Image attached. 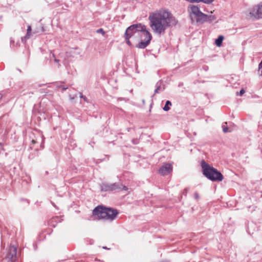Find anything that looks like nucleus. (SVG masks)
<instances>
[{
    "label": "nucleus",
    "mask_w": 262,
    "mask_h": 262,
    "mask_svg": "<svg viewBox=\"0 0 262 262\" xmlns=\"http://www.w3.org/2000/svg\"><path fill=\"white\" fill-rule=\"evenodd\" d=\"M186 1L191 3H199L200 2L205 3V1L204 0H186Z\"/></svg>",
    "instance_id": "dca6fc26"
},
{
    "label": "nucleus",
    "mask_w": 262,
    "mask_h": 262,
    "mask_svg": "<svg viewBox=\"0 0 262 262\" xmlns=\"http://www.w3.org/2000/svg\"><path fill=\"white\" fill-rule=\"evenodd\" d=\"M194 198L196 199V200H198L199 199V194L198 192H195L194 193Z\"/></svg>",
    "instance_id": "6ab92c4d"
},
{
    "label": "nucleus",
    "mask_w": 262,
    "mask_h": 262,
    "mask_svg": "<svg viewBox=\"0 0 262 262\" xmlns=\"http://www.w3.org/2000/svg\"><path fill=\"white\" fill-rule=\"evenodd\" d=\"M249 15L253 19L262 18V2L255 6L250 11Z\"/></svg>",
    "instance_id": "0eeeda50"
},
{
    "label": "nucleus",
    "mask_w": 262,
    "mask_h": 262,
    "mask_svg": "<svg viewBox=\"0 0 262 262\" xmlns=\"http://www.w3.org/2000/svg\"><path fill=\"white\" fill-rule=\"evenodd\" d=\"M111 191L116 190H124L126 191L127 190V188L126 186L116 183L111 184Z\"/></svg>",
    "instance_id": "1a4fd4ad"
},
{
    "label": "nucleus",
    "mask_w": 262,
    "mask_h": 262,
    "mask_svg": "<svg viewBox=\"0 0 262 262\" xmlns=\"http://www.w3.org/2000/svg\"><path fill=\"white\" fill-rule=\"evenodd\" d=\"M118 214L116 209L105 208L101 206L96 207L93 211V215L98 219H104L112 221L115 220Z\"/></svg>",
    "instance_id": "20e7f679"
},
{
    "label": "nucleus",
    "mask_w": 262,
    "mask_h": 262,
    "mask_svg": "<svg viewBox=\"0 0 262 262\" xmlns=\"http://www.w3.org/2000/svg\"><path fill=\"white\" fill-rule=\"evenodd\" d=\"M80 97H81V98H83V99L84 100V101H86V98L85 96H83V95H81V96H80Z\"/></svg>",
    "instance_id": "4be33fe9"
},
{
    "label": "nucleus",
    "mask_w": 262,
    "mask_h": 262,
    "mask_svg": "<svg viewBox=\"0 0 262 262\" xmlns=\"http://www.w3.org/2000/svg\"><path fill=\"white\" fill-rule=\"evenodd\" d=\"M222 127L223 128V132L225 133L231 132V130L229 129V128L227 126V122H225L224 124H223Z\"/></svg>",
    "instance_id": "f8f14e48"
},
{
    "label": "nucleus",
    "mask_w": 262,
    "mask_h": 262,
    "mask_svg": "<svg viewBox=\"0 0 262 262\" xmlns=\"http://www.w3.org/2000/svg\"><path fill=\"white\" fill-rule=\"evenodd\" d=\"M1 98H2V96H1V95H0V99H1Z\"/></svg>",
    "instance_id": "c85d7f7f"
},
{
    "label": "nucleus",
    "mask_w": 262,
    "mask_h": 262,
    "mask_svg": "<svg viewBox=\"0 0 262 262\" xmlns=\"http://www.w3.org/2000/svg\"><path fill=\"white\" fill-rule=\"evenodd\" d=\"M258 74L259 76H262V60L260 62L258 66Z\"/></svg>",
    "instance_id": "2eb2a0df"
},
{
    "label": "nucleus",
    "mask_w": 262,
    "mask_h": 262,
    "mask_svg": "<svg viewBox=\"0 0 262 262\" xmlns=\"http://www.w3.org/2000/svg\"><path fill=\"white\" fill-rule=\"evenodd\" d=\"M17 248L14 246H10L8 249L5 258L10 261L15 262L18 259Z\"/></svg>",
    "instance_id": "423d86ee"
},
{
    "label": "nucleus",
    "mask_w": 262,
    "mask_h": 262,
    "mask_svg": "<svg viewBox=\"0 0 262 262\" xmlns=\"http://www.w3.org/2000/svg\"><path fill=\"white\" fill-rule=\"evenodd\" d=\"M224 39V36L222 35H220L219 37L215 40V45L217 47H221L222 44L223 40Z\"/></svg>",
    "instance_id": "9b49d317"
},
{
    "label": "nucleus",
    "mask_w": 262,
    "mask_h": 262,
    "mask_svg": "<svg viewBox=\"0 0 262 262\" xmlns=\"http://www.w3.org/2000/svg\"><path fill=\"white\" fill-rule=\"evenodd\" d=\"M80 97H81V98H83V99L84 100V101H86V98L85 96H83V95H81V96H80Z\"/></svg>",
    "instance_id": "b1692460"
},
{
    "label": "nucleus",
    "mask_w": 262,
    "mask_h": 262,
    "mask_svg": "<svg viewBox=\"0 0 262 262\" xmlns=\"http://www.w3.org/2000/svg\"><path fill=\"white\" fill-rule=\"evenodd\" d=\"M32 142L34 144L35 143V141L34 140H32Z\"/></svg>",
    "instance_id": "cd10ccee"
},
{
    "label": "nucleus",
    "mask_w": 262,
    "mask_h": 262,
    "mask_svg": "<svg viewBox=\"0 0 262 262\" xmlns=\"http://www.w3.org/2000/svg\"><path fill=\"white\" fill-rule=\"evenodd\" d=\"M149 25L152 31L158 34L164 33L167 28L176 26L178 20L167 9H161L149 15Z\"/></svg>",
    "instance_id": "f257e3e1"
},
{
    "label": "nucleus",
    "mask_w": 262,
    "mask_h": 262,
    "mask_svg": "<svg viewBox=\"0 0 262 262\" xmlns=\"http://www.w3.org/2000/svg\"><path fill=\"white\" fill-rule=\"evenodd\" d=\"M160 89H161L160 85H159L158 83H157V85H156V89L155 90V94L158 93L159 92Z\"/></svg>",
    "instance_id": "f3484780"
},
{
    "label": "nucleus",
    "mask_w": 262,
    "mask_h": 262,
    "mask_svg": "<svg viewBox=\"0 0 262 262\" xmlns=\"http://www.w3.org/2000/svg\"><path fill=\"white\" fill-rule=\"evenodd\" d=\"M245 93V90L244 89H242L239 92V95L242 96Z\"/></svg>",
    "instance_id": "412c9836"
},
{
    "label": "nucleus",
    "mask_w": 262,
    "mask_h": 262,
    "mask_svg": "<svg viewBox=\"0 0 262 262\" xmlns=\"http://www.w3.org/2000/svg\"><path fill=\"white\" fill-rule=\"evenodd\" d=\"M205 1V4H210L214 0H204Z\"/></svg>",
    "instance_id": "aec40b11"
},
{
    "label": "nucleus",
    "mask_w": 262,
    "mask_h": 262,
    "mask_svg": "<svg viewBox=\"0 0 262 262\" xmlns=\"http://www.w3.org/2000/svg\"><path fill=\"white\" fill-rule=\"evenodd\" d=\"M171 105V103L170 101H167L166 102L165 105L163 107V110L165 111H168L170 109L169 106Z\"/></svg>",
    "instance_id": "ddd939ff"
},
{
    "label": "nucleus",
    "mask_w": 262,
    "mask_h": 262,
    "mask_svg": "<svg viewBox=\"0 0 262 262\" xmlns=\"http://www.w3.org/2000/svg\"><path fill=\"white\" fill-rule=\"evenodd\" d=\"M54 61H55L56 62H57V63H58V62H59V60L57 59H56V58H55V59H54Z\"/></svg>",
    "instance_id": "bb28decb"
},
{
    "label": "nucleus",
    "mask_w": 262,
    "mask_h": 262,
    "mask_svg": "<svg viewBox=\"0 0 262 262\" xmlns=\"http://www.w3.org/2000/svg\"><path fill=\"white\" fill-rule=\"evenodd\" d=\"M152 36L147 30L146 27L141 24H137L128 27L125 33V39L127 43L131 46V41H139L136 47L145 48L150 43Z\"/></svg>",
    "instance_id": "f03ea898"
},
{
    "label": "nucleus",
    "mask_w": 262,
    "mask_h": 262,
    "mask_svg": "<svg viewBox=\"0 0 262 262\" xmlns=\"http://www.w3.org/2000/svg\"><path fill=\"white\" fill-rule=\"evenodd\" d=\"M80 97H81V98H83V99L84 100V101H86V98L85 96H83V95H81V96H80Z\"/></svg>",
    "instance_id": "5701e85b"
},
{
    "label": "nucleus",
    "mask_w": 262,
    "mask_h": 262,
    "mask_svg": "<svg viewBox=\"0 0 262 262\" xmlns=\"http://www.w3.org/2000/svg\"><path fill=\"white\" fill-rule=\"evenodd\" d=\"M188 11L192 22L202 24L205 22H211L215 19L214 15H208L202 12L198 6L190 5L188 7Z\"/></svg>",
    "instance_id": "7ed1b4c3"
},
{
    "label": "nucleus",
    "mask_w": 262,
    "mask_h": 262,
    "mask_svg": "<svg viewBox=\"0 0 262 262\" xmlns=\"http://www.w3.org/2000/svg\"><path fill=\"white\" fill-rule=\"evenodd\" d=\"M31 27L30 26H29L27 28V33L26 36L24 37L25 39H27L30 37V32H31Z\"/></svg>",
    "instance_id": "4468645a"
},
{
    "label": "nucleus",
    "mask_w": 262,
    "mask_h": 262,
    "mask_svg": "<svg viewBox=\"0 0 262 262\" xmlns=\"http://www.w3.org/2000/svg\"><path fill=\"white\" fill-rule=\"evenodd\" d=\"M93 243H94L93 240H92V239H90V244H93Z\"/></svg>",
    "instance_id": "a878e982"
},
{
    "label": "nucleus",
    "mask_w": 262,
    "mask_h": 262,
    "mask_svg": "<svg viewBox=\"0 0 262 262\" xmlns=\"http://www.w3.org/2000/svg\"><path fill=\"white\" fill-rule=\"evenodd\" d=\"M203 174L212 181H222L224 177L216 169L211 166L205 161L201 162Z\"/></svg>",
    "instance_id": "39448f33"
},
{
    "label": "nucleus",
    "mask_w": 262,
    "mask_h": 262,
    "mask_svg": "<svg viewBox=\"0 0 262 262\" xmlns=\"http://www.w3.org/2000/svg\"><path fill=\"white\" fill-rule=\"evenodd\" d=\"M111 184L103 183L101 185V189L104 191H111Z\"/></svg>",
    "instance_id": "9d476101"
},
{
    "label": "nucleus",
    "mask_w": 262,
    "mask_h": 262,
    "mask_svg": "<svg viewBox=\"0 0 262 262\" xmlns=\"http://www.w3.org/2000/svg\"><path fill=\"white\" fill-rule=\"evenodd\" d=\"M96 32L98 33H101L103 35H104L105 34V32L104 31V30L102 29H98L97 31H96Z\"/></svg>",
    "instance_id": "a211bd4d"
},
{
    "label": "nucleus",
    "mask_w": 262,
    "mask_h": 262,
    "mask_svg": "<svg viewBox=\"0 0 262 262\" xmlns=\"http://www.w3.org/2000/svg\"><path fill=\"white\" fill-rule=\"evenodd\" d=\"M187 191H188V189L186 188V189H185L184 190V192H183V193H185V195H186V193L187 192Z\"/></svg>",
    "instance_id": "393cba45"
},
{
    "label": "nucleus",
    "mask_w": 262,
    "mask_h": 262,
    "mask_svg": "<svg viewBox=\"0 0 262 262\" xmlns=\"http://www.w3.org/2000/svg\"><path fill=\"white\" fill-rule=\"evenodd\" d=\"M172 171V165L169 163H165L162 166L159 170V173L163 176L167 175Z\"/></svg>",
    "instance_id": "6e6552de"
}]
</instances>
